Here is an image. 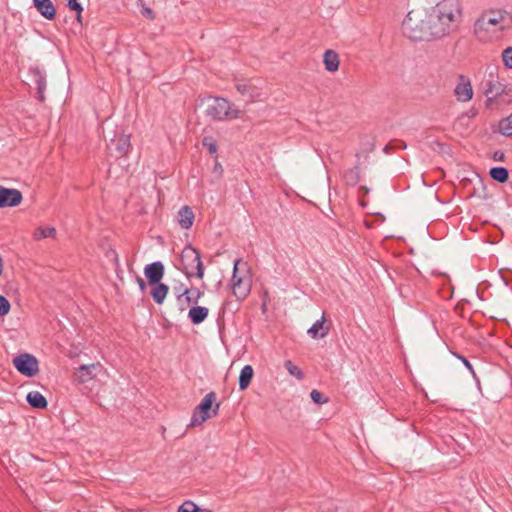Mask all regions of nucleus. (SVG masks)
<instances>
[{
  "label": "nucleus",
  "mask_w": 512,
  "mask_h": 512,
  "mask_svg": "<svg viewBox=\"0 0 512 512\" xmlns=\"http://www.w3.org/2000/svg\"><path fill=\"white\" fill-rule=\"evenodd\" d=\"M240 259H236L234 262L233 275H232V289L233 294L238 300L245 299L250 292V284L248 281H244L241 277L237 276L238 264Z\"/></svg>",
  "instance_id": "9"
},
{
  "label": "nucleus",
  "mask_w": 512,
  "mask_h": 512,
  "mask_svg": "<svg viewBox=\"0 0 512 512\" xmlns=\"http://www.w3.org/2000/svg\"><path fill=\"white\" fill-rule=\"evenodd\" d=\"M100 368V363L81 365L79 368H77L76 372L74 373V380L80 384L86 383L89 380H92L93 378L96 377Z\"/></svg>",
  "instance_id": "12"
},
{
  "label": "nucleus",
  "mask_w": 512,
  "mask_h": 512,
  "mask_svg": "<svg viewBox=\"0 0 512 512\" xmlns=\"http://www.w3.org/2000/svg\"><path fill=\"white\" fill-rule=\"evenodd\" d=\"M235 87L241 95L248 96L250 101H253L255 97H258L256 88L248 82H238Z\"/></svg>",
  "instance_id": "24"
},
{
  "label": "nucleus",
  "mask_w": 512,
  "mask_h": 512,
  "mask_svg": "<svg viewBox=\"0 0 512 512\" xmlns=\"http://www.w3.org/2000/svg\"><path fill=\"white\" fill-rule=\"evenodd\" d=\"M310 397L313 400V402L317 404H323L328 402V398L325 397L321 392L318 390H312L310 393Z\"/></svg>",
  "instance_id": "37"
},
{
  "label": "nucleus",
  "mask_w": 512,
  "mask_h": 512,
  "mask_svg": "<svg viewBox=\"0 0 512 512\" xmlns=\"http://www.w3.org/2000/svg\"><path fill=\"white\" fill-rule=\"evenodd\" d=\"M215 401L216 393L214 391L207 393L200 404L194 408L189 426H199L209 418L216 416L219 413L220 403H215Z\"/></svg>",
  "instance_id": "7"
},
{
  "label": "nucleus",
  "mask_w": 512,
  "mask_h": 512,
  "mask_svg": "<svg viewBox=\"0 0 512 512\" xmlns=\"http://www.w3.org/2000/svg\"><path fill=\"white\" fill-rule=\"evenodd\" d=\"M33 76H34V82L37 86L38 99L41 102H43L45 99L44 91L46 89V77L38 69H35L33 71Z\"/></svg>",
  "instance_id": "23"
},
{
  "label": "nucleus",
  "mask_w": 512,
  "mask_h": 512,
  "mask_svg": "<svg viewBox=\"0 0 512 512\" xmlns=\"http://www.w3.org/2000/svg\"><path fill=\"white\" fill-rule=\"evenodd\" d=\"M164 265L160 261L150 263L145 266L144 274L149 284H158L164 276Z\"/></svg>",
  "instance_id": "13"
},
{
  "label": "nucleus",
  "mask_w": 512,
  "mask_h": 512,
  "mask_svg": "<svg viewBox=\"0 0 512 512\" xmlns=\"http://www.w3.org/2000/svg\"><path fill=\"white\" fill-rule=\"evenodd\" d=\"M344 180L348 185L355 186L360 180V168L359 165L345 171Z\"/></svg>",
  "instance_id": "26"
},
{
  "label": "nucleus",
  "mask_w": 512,
  "mask_h": 512,
  "mask_svg": "<svg viewBox=\"0 0 512 512\" xmlns=\"http://www.w3.org/2000/svg\"><path fill=\"white\" fill-rule=\"evenodd\" d=\"M389 148H390V146H389V145H386V146L384 147V149H383V150H384V152H386V153H387V152H388V150H389Z\"/></svg>",
  "instance_id": "43"
},
{
  "label": "nucleus",
  "mask_w": 512,
  "mask_h": 512,
  "mask_svg": "<svg viewBox=\"0 0 512 512\" xmlns=\"http://www.w3.org/2000/svg\"><path fill=\"white\" fill-rule=\"evenodd\" d=\"M144 13H145L149 18H151V19H153V18H154V13H153L152 9H150V8H146V9L144 10Z\"/></svg>",
  "instance_id": "41"
},
{
  "label": "nucleus",
  "mask_w": 512,
  "mask_h": 512,
  "mask_svg": "<svg viewBox=\"0 0 512 512\" xmlns=\"http://www.w3.org/2000/svg\"><path fill=\"white\" fill-rule=\"evenodd\" d=\"M431 13L410 11L402 22L403 34L412 41H430L442 37V29L435 24Z\"/></svg>",
  "instance_id": "1"
},
{
  "label": "nucleus",
  "mask_w": 512,
  "mask_h": 512,
  "mask_svg": "<svg viewBox=\"0 0 512 512\" xmlns=\"http://www.w3.org/2000/svg\"><path fill=\"white\" fill-rule=\"evenodd\" d=\"M191 292L190 294H186L184 296V301L186 302L187 306L191 304H197L199 299L202 297L203 293L198 288H190Z\"/></svg>",
  "instance_id": "29"
},
{
  "label": "nucleus",
  "mask_w": 512,
  "mask_h": 512,
  "mask_svg": "<svg viewBox=\"0 0 512 512\" xmlns=\"http://www.w3.org/2000/svg\"><path fill=\"white\" fill-rule=\"evenodd\" d=\"M185 310H186V307L181 305V306H180V311H181V312H184Z\"/></svg>",
  "instance_id": "44"
},
{
  "label": "nucleus",
  "mask_w": 512,
  "mask_h": 512,
  "mask_svg": "<svg viewBox=\"0 0 512 512\" xmlns=\"http://www.w3.org/2000/svg\"><path fill=\"white\" fill-rule=\"evenodd\" d=\"M66 1H67V6L69 7V9L72 11H75L77 13V20H78V22L81 23V20H82L81 13L83 11V7L81 6V4L78 2V0H66Z\"/></svg>",
  "instance_id": "34"
},
{
  "label": "nucleus",
  "mask_w": 512,
  "mask_h": 512,
  "mask_svg": "<svg viewBox=\"0 0 512 512\" xmlns=\"http://www.w3.org/2000/svg\"><path fill=\"white\" fill-rule=\"evenodd\" d=\"M320 512H324V510L322 509V507H320Z\"/></svg>",
  "instance_id": "45"
},
{
  "label": "nucleus",
  "mask_w": 512,
  "mask_h": 512,
  "mask_svg": "<svg viewBox=\"0 0 512 512\" xmlns=\"http://www.w3.org/2000/svg\"><path fill=\"white\" fill-rule=\"evenodd\" d=\"M208 314V308L203 306H194L189 310L188 318L193 324L198 325L208 317Z\"/></svg>",
  "instance_id": "19"
},
{
  "label": "nucleus",
  "mask_w": 512,
  "mask_h": 512,
  "mask_svg": "<svg viewBox=\"0 0 512 512\" xmlns=\"http://www.w3.org/2000/svg\"><path fill=\"white\" fill-rule=\"evenodd\" d=\"M511 26V13L505 10H489L484 12L474 23V34L482 39L489 31H503Z\"/></svg>",
  "instance_id": "2"
},
{
  "label": "nucleus",
  "mask_w": 512,
  "mask_h": 512,
  "mask_svg": "<svg viewBox=\"0 0 512 512\" xmlns=\"http://www.w3.org/2000/svg\"><path fill=\"white\" fill-rule=\"evenodd\" d=\"M284 366L287 371L291 375L295 376L298 380H302L304 378V373L302 370L298 366L294 365L291 360H286Z\"/></svg>",
  "instance_id": "30"
},
{
  "label": "nucleus",
  "mask_w": 512,
  "mask_h": 512,
  "mask_svg": "<svg viewBox=\"0 0 512 512\" xmlns=\"http://www.w3.org/2000/svg\"><path fill=\"white\" fill-rule=\"evenodd\" d=\"M359 190L362 192L363 195H367L370 191V189L366 186H360Z\"/></svg>",
  "instance_id": "42"
},
{
  "label": "nucleus",
  "mask_w": 512,
  "mask_h": 512,
  "mask_svg": "<svg viewBox=\"0 0 512 512\" xmlns=\"http://www.w3.org/2000/svg\"><path fill=\"white\" fill-rule=\"evenodd\" d=\"M455 355H456V357H457L458 359H460V360L463 362V364L467 367V369H468L472 374H475V373H474V370H473V367H472V365H471V363H470V362H469L465 357H463V356H461V355H458V354H455Z\"/></svg>",
  "instance_id": "38"
},
{
  "label": "nucleus",
  "mask_w": 512,
  "mask_h": 512,
  "mask_svg": "<svg viewBox=\"0 0 512 512\" xmlns=\"http://www.w3.org/2000/svg\"><path fill=\"white\" fill-rule=\"evenodd\" d=\"M326 318L325 313L322 314L321 318L317 320L308 330L307 334L312 339H322L325 338L330 332V326L325 325Z\"/></svg>",
  "instance_id": "15"
},
{
  "label": "nucleus",
  "mask_w": 512,
  "mask_h": 512,
  "mask_svg": "<svg viewBox=\"0 0 512 512\" xmlns=\"http://www.w3.org/2000/svg\"><path fill=\"white\" fill-rule=\"evenodd\" d=\"M23 196L18 189L0 185V208L15 207L22 202Z\"/></svg>",
  "instance_id": "10"
},
{
  "label": "nucleus",
  "mask_w": 512,
  "mask_h": 512,
  "mask_svg": "<svg viewBox=\"0 0 512 512\" xmlns=\"http://www.w3.org/2000/svg\"><path fill=\"white\" fill-rule=\"evenodd\" d=\"M499 132L504 136H512V114L499 122Z\"/></svg>",
  "instance_id": "28"
},
{
  "label": "nucleus",
  "mask_w": 512,
  "mask_h": 512,
  "mask_svg": "<svg viewBox=\"0 0 512 512\" xmlns=\"http://www.w3.org/2000/svg\"><path fill=\"white\" fill-rule=\"evenodd\" d=\"M490 177L499 182L505 183L509 179V171L505 167H492L489 171Z\"/></svg>",
  "instance_id": "25"
},
{
  "label": "nucleus",
  "mask_w": 512,
  "mask_h": 512,
  "mask_svg": "<svg viewBox=\"0 0 512 512\" xmlns=\"http://www.w3.org/2000/svg\"><path fill=\"white\" fill-rule=\"evenodd\" d=\"M191 289L182 283L173 287V293L176 296L178 302H181L186 294H190Z\"/></svg>",
  "instance_id": "31"
},
{
  "label": "nucleus",
  "mask_w": 512,
  "mask_h": 512,
  "mask_svg": "<svg viewBox=\"0 0 512 512\" xmlns=\"http://www.w3.org/2000/svg\"><path fill=\"white\" fill-rule=\"evenodd\" d=\"M137 283H138V286H139L140 290L142 292H144L146 290V287H147L145 281L141 277H137Z\"/></svg>",
  "instance_id": "40"
},
{
  "label": "nucleus",
  "mask_w": 512,
  "mask_h": 512,
  "mask_svg": "<svg viewBox=\"0 0 512 512\" xmlns=\"http://www.w3.org/2000/svg\"><path fill=\"white\" fill-rule=\"evenodd\" d=\"M435 17V24L442 29V37L448 34L461 16V10L457 0H443L431 13Z\"/></svg>",
  "instance_id": "4"
},
{
  "label": "nucleus",
  "mask_w": 512,
  "mask_h": 512,
  "mask_svg": "<svg viewBox=\"0 0 512 512\" xmlns=\"http://www.w3.org/2000/svg\"><path fill=\"white\" fill-rule=\"evenodd\" d=\"M459 83L456 85L454 93L458 101L467 102L473 97V89L470 80L465 76L459 77Z\"/></svg>",
  "instance_id": "14"
},
{
  "label": "nucleus",
  "mask_w": 512,
  "mask_h": 512,
  "mask_svg": "<svg viewBox=\"0 0 512 512\" xmlns=\"http://www.w3.org/2000/svg\"><path fill=\"white\" fill-rule=\"evenodd\" d=\"M195 215L191 207L184 205L182 206L177 215V221L181 228L190 229L193 225Z\"/></svg>",
  "instance_id": "17"
},
{
  "label": "nucleus",
  "mask_w": 512,
  "mask_h": 512,
  "mask_svg": "<svg viewBox=\"0 0 512 512\" xmlns=\"http://www.w3.org/2000/svg\"><path fill=\"white\" fill-rule=\"evenodd\" d=\"M204 101L206 102L205 115L215 121L232 120L240 116V110L234 108L233 104L225 98L209 96Z\"/></svg>",
  "instance_id": "5"
},
{
  "label": "nucleus",
  "mask_w": 512,
  "mask_h": 512,
  "mask_svg": "<svg viewBox=\"0 0 512 512\" xmlns=\"http://www.w3.org/2000/svg\"><path fill=\"white\" fill-rule=\"evenodd\" d=\"M131 135L130 134H124L121 133L115 138L110 140V143L108 145L109 149H113L116 152L115 157L121 158L125 157L129 154L131 150V142H130Z\"/></svg>",
  "instance_id": "11"
},
{
  "label": "nucleus",
  "mask_w": 512,
  "mask_h": 512,
  "mask_svg": "<svg viewBox=\"0 0 512 512\" xmlns=\"http://www.w3.org/2000/svg\"><path fill=\"white\" fill-rule=\"evenodd\" d=\"M56 229L54 227H38L33 236L36 240H41L47 237H55Z\"/></svg>",
  "instance_id": "27"
},
{
  "label": "nucleus",
  "mask_w": 512,
  "mask_h": 512,
  "mask_svg": "<svg viewBox=\"0 0 512 512\" xmlns=\"http://www.w3.org/2000/svg\"><path fill=\"white\" fill-rule=\"evenodd\" d=\"M323 63L328 72H336L339 69V56L334 50H326L323 55Z\"/></svg>",
  "instance_id": "18"
},
{
  "label": "nucleus",
  "mask_w": 512,
  "mask_h": 512,
  "mask_svg": "<svg viewBox=\"0 0 512 512\" xmlns=\"http://www.w3.org/2000/svg\"><path fill=\"white\" fill-rule=\"evenodd\" d=\"M14 367L26 377H34L39 371V363L35 356L23 353L13 359Z\"/></svg>",
  "instance_id": "8"
},
{
  "label": "nucleus",
  "mask_w": 512,
  "mask_h": 512,
  "mask_svg": "<svg viewBox=\"0 0 512 512\" xmlns=\"http://www.w3.org/2000/svg\"><path fill=\"white\" fill-rule=\"evenodd\" d=\"M481 85L488 107L492 106L493 102L500 104L512 102V85L501 83L497 74L490 72Z\"/></svg>",
  "instance_id": "3"
},
{
  "label": "nucleus",
  "mask_w": 512,
  "mask_h": 512,
  "mask_svg": "<svg viewBox=\"0 0 512 512\" xmlns=\"http://www.w3.org/2000/svg\"><path fill=\"white\" fill-rule=\"evenodd\" d=\"M28 404L35 409H45L48 406L46 398L38 391H31L26 396Z\"/></svg>",
  "instance_id": "20"
},
{
  "label": "nucleus",
  "mask_w": 512,
  "mask_h": 512,
  "mask_svg": "<svg viewBox=\"0 0 512 512\" xmlns=\"http://www.w3.org/2000/svg\"><path fill=\"white\" fill-rule=\"evenodd\" d=\"M181 267L179 268L187 278L196 277L202 279L204 277V265L201 260L200 253L192 245H186L181 253Z\"/></svg>",
  "instance_id": "6"
},
{
  "label": "nucleus",
  "mask_w": 512,
  "mask_h": 512,
  "mask_svg": "<svg viewBox=\"0 0 512 512\" xmlns=\"http://www.w3.org/2000/svg\"><path fill=\"white\" fill-rule=\"evenodd\" d=\"M493 159H494L495 161H501V162H502V161H504V159H505V154H504V152H502V151H500V150L495 151V152L493 153Z\"/></svg>",
  "instance_id": "39"
},
{
  "label": "nucleus",
  "mask_w": 512,
  "mask_h": 512,
  "mask_svg": "<svg viewBox=\"0 0 512 512\" xmlns=\"http://www.w3.org/2000/svg\"><path fill=\"white\" fill-rule=\"evenodd\" d=\"M11 308L10 302L4 296L0 295V317L9 313Z\"/></svg>",
  "instance_id": "36"
},
{
  "label": "nucleus",
  "mask_w": 512,
  "mask_h": 512,
  "mask_svg": "<svg viewBox=\"0 0 512 512\" xmlns=\"http://www.w3.org/2000/svg\"><path fill=\"white\" fill-rule=\"evenodd\" d=\"M254 370L251 365H245L239 375V389L241 391L246 390L253 378Z\"/></svg>",
  "instance_id": "22"
},
{
  "label": "nucleus",
  "mask_w": 512,
  "mask_h": 512,
  "mask_svg": "<svg viewBox=\"0 0 512 512\" xmlns=\"http://www.w3.org/2000/svg\"><path fill=\"white\" fill-rule=\"evenodd\" d=\"M178 512H210L200 509L194 502L185 501L178 509Z\"/></svg>",
  "instance_id": "32"
},
{
  "label": "nucleus",
  "mask_w": 512,
  "mask_h": 512,
  "mask_svg": "<svg viewBox=\"0 0 512 512\" xmlns=\"http://www.w3.org/2000/svg\"><path fill=\"white\" fill-rule=\"evenodd\" d=\"M150 285L153 286V288L151 289V292H150L153 300L157 304H162L169 292V287L166 284L161 283V282H159L158 284H150Z\"/></svg>",
  "instance_id": "21"
},
{
  "label": "nucleus",
  "mask_w": 512,
  "mask_h": 512,
  "mask_svg": "<svg viewBox=\"0 0 512 512\" xmlns=\"http://www.w3.org/2000/svg\"><path fill=\"white\" fill-rule=\"evenodd\" d=\"M501 58L504 67L512 69V46H509L502 51Z\"/></svg>",
  "instance_id": "33"
},
{
  "label": "nucleus",
  "mask_w": 512,
  "mask_h": 512,
  "mask_svg": "<svg viewBox=\"0 0 512 512\" xmlns=\"http://www.w3.org/2000/svg\"><path fill=\"white\" fill-rule=\"evenodd\" d=\"M203 146L208 149L210 154H215L217 152L216 141L211 136L203 138Z\"/></svg>",
  "instance_id": "35"
},
{
  "label": "nucleus",
  "mask_w": 512,
  "mask_h": 512,
  "mask_svg": "<svg viewBox=\"0 0 512 512\" xmlns=\"http://www.w3.org/2000/svg\"><path fill=\"white\" fill-rule=\"evenodd\" d=\"M36 10L47 20H53L56 16V9L51 0H33Z\"/></svg>",
  "instance_id": "16"
}]
</instances>
